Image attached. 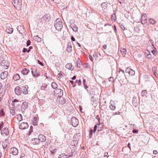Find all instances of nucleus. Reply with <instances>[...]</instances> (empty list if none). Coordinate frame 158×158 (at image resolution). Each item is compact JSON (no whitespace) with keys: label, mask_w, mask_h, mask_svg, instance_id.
I'll return each mask as SVG.
<instances>
[{"label":"nucleus","mask_w":158,"mask_h":158,"mask_svg":"<svg viewBox=\"0 0 158 158\" xmlns=\"http://www.w3.org/2000/svg\"><path fill=\"white\" fill-rule=\"evenodd\" d=\"M54 26L56 29L60 30L63 27V25L60 19H57L55 22Z\"/></svg>","instance_id":"obj_1"},{"label":"nucleus","mask_w":158,"mask_h":158,"mask_svg":"<svg viewBox=\"0 0 158 158\" xmlns=\"http://www.w3.org/2000/svg\"><path fill=\"white\" fill-rule=\"evenodd\" d=\"M13 5L16 9L20 10L22 7V0H13Z\"/></svg>","instance_id":"obj_2"},{"label":"nucleus","mask_w":158,"mask_h":158,"mask_svg":"<svg viewBox=\"0 0 158 158\" xmlns=\"http://www.w3.org/2000/svg\"><path fill=\"white\" fill-rule=\"evenodd\" d=\"M54 95L56 97H58L61 96L63 94V90L60 89H55L54 91Z\"/></svg>","instance_id":"obj_3"},{"label":"nucleus","mask_w":158,"mask_h":158,"mask_svg":"<svg viewBox=\"0 0 158 158\" xmlns=\"http://www.w3.org/2000/svg\"><path fill=\"white\" fill-rule=\"evenodd\" d=\"M71 123L73 126L76 127L78 125L79 122L78 119L76 118L73 117L71 118Z\"/></svg>","instance_id":"obj_4"},{"label":"nucleus","mask_w":158,"mask_h":158,"mask_svg":"<svg viewBox=\"0 0 158 158\" xmlns=\"http://www.w3.org/2000/svg\"><path fill=\"white\" fill-rule=\"evenodd\" d=\"M28 125L26 123L23 122L19 125V128L21 130H24L28 127Z\"/></svg>","instance_id":"obj_5"},{"label":"nucleus","mask_w":158,"mask_h":158,"mask_svg":"<svg viewBox=\"0 0 158 158\" xmlns=\"http://www.w3.org/2000/svg\"><path fill=\"white\" fill-rule=\"evenodd\" d=\"M1 134L3 136L8 135L9 134L8 129L7 128H5L1 131Z\"/></svg>","instance_id":"obj_6"},{"label":"nucleus","mask_w":158,"mask_h":158,"mask_svg":"<svg viewBox=\"0 0 158 158\" xmlns=\"http://www.w3.org/2000/svg\"><path fill=\"white\" fill-rule=\"evenodd\" d=\"M11 153L14 155H16L18 153V150L15 147H13L10 148Z\"/></svg>","instance_id":"obj_7"},{"label":"nucleus","mask_w":158,"mask_h":158,"mask_svg":"<svg viewBox=\"0 0 158 158\" xmlns=\"http://www.w3.org/2000/svg\"><path fill=\"white\" fill-rule=\"evenodd\" d=\"M1 65L2 68L6 69L9 66V64L7 61H3Z\"/></svg>","instance_id":"obj_8"},{"label":"nucleus","mask_w":158,"mask_h":158,"mask_svg":"<svg viewBox=\"0 0 158 158\" xmlns=\"http://www.w3.org/2000/svg\"><path fill=\"white\" fill-rule=\"evenodd\" d=\"M50 152L52 154H55L57 152V149L56 147L51 146L49 148Z\"/></svg>","instance_id":"obj_9"},{"label":"nucleus","mask_w":158,"mask_h":158,"mask_svg":"<svg viewBox=\"0 0 158 158\" xmlns=\"http://www.w3.org/2000/svg\"><path fill=\"white\" fill-rule=\"evenodd\" d=\"M40 141L41 142H44L45 141L46 139L45 137L43 135H39V138H38Z\"/></svg>","instance_id":"obj_10"},{"label":"nucleus","mask_w":158,"mask_h":158,"mask_svg":"<svg viewBox=\"0 0 158 158\" xmlns=\"http://www.w3.org/2000/svg\"><path fill=\"white\" fill-rule=\"evenodd\" d=\"M30 142L33 144H37L39 143V140L38 138H35L32 139L31 141Z\"/></svg>","instance_id":"obj_11"},{"label":"nucleus","mask_w":158,"mask_h":158,"mask_svg":"<svg viewBox=\"0 0 158 158\" xmlns=\"http://www.w3.org/2000/svg\"><path fill=\"white\" fill-rule=\"evenodd\" d=\"M20 87L19 86L16 87L15 89V93L17 95H19L21 94V91Z\"/></svg>","instance_id":"obj_12"},{"label":"nucleus","mask_w":158,"mask_h":158,"mask_svg":"<svg viewBox=\"0 0 158 158\" xmlns=\"http://www.w3.org/2000/svg\"><path fill=\"white\" fill-rule=\"evenodd\" d=\"M58 158H70V156L64 153H61L59 155Z\"/></svg>","instance_id":"obj_13"},{"label":"nucleus","mask_w":158,"mask_h":158,"mask_svg":"<svg viewBox=\"0 0 158 158\" xmlns=\"http://www.w3.org/2000/svg\"><path fill=\"white\" fill-rule=\"evenodd\" d=\"M32 73L33 75L35 77H38L40 75L39 72L36 69H34L32 70Z\"/></svg>","instance_id":"obj_14"},{"label":"nucleus","mask_w":158,"mask_h":158,"mask_svg":"<svg viewBox=\"0 0 158 158\" xmlns=\"http://www.w3.org/2000/svg\"><path fill=\"white\" fill-rule=\"evenodd\" d=\"M29 72V69L27 68H24L21 71L22 73L24 75H27Z\"/></svg>","instance_id":"obj_15"},{"label":"nucleus","mask_w":158,"mask_h":158,"mask_svg":"<svg viewBox=\"0 0 158 158\" xmlns=\"http://www.w3.org/2000/svg\"><path fill=\"white\" fill-rule=\"evenodd\" d=\"M7 74V72L6 71H4L1 74V79H3L5 78L6 77Z\"/></svg>","instance_id":"obj_16"},{"label":"nucleus","mask_w":158,"mask_h":158,"mask_svg":"<svg viewBox=\"0 0 158 158\" xmlns=\"http://www.w3.org/2000/svg\"><path fill=\"white\" fill-rule=\"evenodd\" d=\"M66 51L69 53H70L72 51V47L71 46V43H68Z\"/></svg>","instance_id":"obj_17"},{"label":"nucleus","mask_w":158,"mask_h":158,"mask_svg":"<svg viewBox=\"0 0 158 158\" xmlns=\"http://www.w3.org/2000/svg\"><path fill=\"white\" fill-rule=\"evenodd\" d=\"M38 119V116L36 115L34 117V118L32 120L33 124L35 126H36L37 125V120Z\"/></svg>","instance_id":"obj_18"},{"label":"nucleus","mask_w":158,"mask_h":158,"mask_svg":"<svg viewBox=\"0 0 158 158\" xmlns=\"http://www.w3.org/2000/svg\"><path fill=\"white\" fill-rule=\"evenodd\" d=\"M6 31L8 34H11L13 32V29L12 28L8 27L6 29Z\"/></svg>","instance_id":"obj_19"},{"label":"nucleus","mask_w":158,"mask_h":158,"mask_svg":"<svg viewBox=\"0 0 158 158\" xmlns=\"http://www.w3.org/2000/svg\"><path fill=\"white\" fill-rule=\"evenodd\" d=\"M28 105V103L26 102H25L22 103V108L23 109H25L27 107Z\"/></svg>","instance_id":"obj_20"},{"label":"nucleus","mask_w":158,"mask_h":158,"mask_svg":"<svg viewBox=\"0 0 158 158\" xmlns=\"http://www.w3.org/2000/svg\"><path fill=\"white\" fill-rule=\"evenodd\" d=\"M81 61L80 60L78 59L76 62L75 66L77 68H80L81 66Z\"/></svg>","instance_id":"obj_21"},{"label":"nucleus","mask_w":158,"mask_h":158,"mask_svg":"<svg viewBox=\"0 0 158 158\" xmlns=\"http://www.w3.org/2000/svg\"><path fill=\"white\" fill-rule=\"evenodd\" d=\"M34 40L37 42H40L41 40V39L37 35L33 37Z\"/></svg>","instance_id":"obj_22"},{"label":"nucleus","mask_w":158,"mask_h":158,"mask_svg":"<svg viewBox=\"0 0 158 158\" xmlns=\"http://www.w3.org/2000/svg\"><path fill=\"white\" fill-rule=\"evenodd\" d=\"M20 77L19 74H16L14 75L13 78L14 80L17 81L19 80L20 78Z\"/></svg>","instance_id":"obj_23"},{"label":"nucleus","mask_w":158,"mask_h":158,"mask_svg":"<svg viewBox=\"0 0 158 158\" xmlns=\"http://www.w3.org/2000/svg\"><path fill=\"white\" fill-rule=\"evenodd\" d=\"M121 52L123 56H124L126 53V50L125 48H123L121 50Z\"/></svg>","instance_id":"obj_24"},{"label":"nucleus","mask_w":158,"mask_h":158,"mask_svg":"<svg viewBox=\"0 0 158 158\" xmlns=\"http://www.w3.org/2000/svg\"><path fill=\"white\" fill-rule=\"evenodd\" d=\"M17 118L18 121L19 122L22 121L23 119L22 116L21 114H18L17 115Z\"/></svg>","instance_id":"obj_25"},{"label":"nucleus","mask_w":158,"mask_h":158,"mask_svg":"<svg viewBox=\"0 0 158 158\" xmlns=\"http://www.w3.org/2000/svg\"><path fill=\"white\" fill-rule=\"evenodd\" d=\"M23 93L24 94H27L28 91L27 88L25 87H23Z\"/></svg>","instance_id":"obj_26"},{"label":"nucleus","mask_w":158,"mask_h":158,"mask_svg":"<svg viewBox=\"0 0 158 158\" xmlns=\"http://www.w3.org/2000/svg\"><path fill=\"white\" fill-rule=\"evenodd\" d=\"M51 86L52 88L56 89L57 87V85L56 82H53L52 83Z\"/></svg>","instance_id":"obj_27"},{"label":"nucleus","mask_w":158,"mask_h":158,"mask_svg":"<svg viewBox=\"0 0 158 158\" xmlns=\"http://www.w3.org/2000/svg\"><path fill=\"white\" fill-rule=\"evenodd\" d=\"M65 67L67 69H70L72 67V65L71 63H68L66 64Z\"/></svg>","instance_id":"obj_28"},{"label":"nucleus","mask_w":158,"mask_h":158,"mask_svg":"<svg viewBox=\"0 0 158 158\" xmlns=\"http://www.w3.org/2000/svg\"><path fill=\"white\" fill-rule=\"evenodd\" d=\"M135 71L133 70V69H131L129 74V75H130L131 76H133L135 75Z\"/></svg>","instance_id":"obj_29"},{"label":"nucleus","mask_w":158,"mask_h":158,"mask_svg":"<svg viewBox=\"0 0 158 158\" xmlns=\"http://www.w3.org/2000/svg\"><path fill=\"white\" fill-rule=\"evenodd\" d=\"M149 21L150 23L152 24H154L156 22L155 20L152 19H149Z\"/></svg>","instance_id":"obj_30"},{"label":"nucleus","mask_w":158,"mask_h":158,"mask_svg":"<svg viewBox=\"0 0 158 158\" xmlns=\"http://www.w3.org/2000/svg\"><path fill=\"white\" fill-rule=\"evenodd\" d=\"M141 19L146 20L147 19V15L145 14H143L141 16Z\"/></svg>","instance_id":"obj_31"},{"label":"nucleus","mask_w":158,"mask_h":158,"mask_svg":"<svg viewBox=\"0 0 158 158\" xmlns=\"http://www.w3.org/2000/svg\"><path fill=\"white\" fill-rule=\"evenodd\" d=\"M64 73L61 72H60V73L58 74L57 77L58 78L60 79L63 75Z\"/></svg>","instance_id":"obj_32"},{"label":"nucleus","mask_w":158,"mask_h":158,"mask_svg":"<svg viewBox=\"0 0 158 158\" xmlns=\"http://www.w3.org/2000/svg\"><path fill=\"white\" fill-rule=\"evenodd\" d=\"M75 84H76V85L77 84L78 85H80L81 84V81L80 80H77L75 82Z\"/></svg>","instance_id":"obj_33"},{"label":"nucleus","mask_w":158,"mask_h":158,"mask_svg":"<svg viewBox=\"0 0 158 158\" xmlns=\"http://www.w3.org/2000/svg\"><path fill=\"white\" fill-rule=\"evenodd\" d=\"M110 108L111 110H114L115 109V106L114 105L111 104L110 106Z\"/></svg>","instance_id":"obj_34"},{"label":"nucleus","mask_w":158,"mask_h":158,"mask_svg":"<svg viewBox=\"0 0 158 158\" xmlns=\"http://www.w3.org/2000/svg\"><path fill=\"white\" fill-rule=\"evenodd\" d=\"M152 46H153L154 49V50L152 51V52L154 55H155V54H156V48L154 47V45H152Z\"/></svg>","instance_id":"obj_35"},{"label":"nucleus","mask_w":158,"mask_h":158,"mask_svg":"<svg viewBox=\"0 0 158 158\" xmlns=\"http://www.w3.org/2000/svg\"><path fill=\"white\" fill-rule=\"evenodd\" d=\"M147 93V91L146 90H144L143 91L141 94L143 96H145L146 95Z\"/></svg>","instance_id":"obj_36"},{"label":"nucleus","mask_w":158,"mask_h":158,"mask_svg":"<svg viewBox=\"0 0 158 158\" xmlns=\"http://www.w3.org/2000/svg\"><path fill=\"white\" fill-rule=\"evenodd\" d=\"M107 5V4L105 2H103L101 6L102 8L105 9Z\"/></svg>","instance_id":"obj_37"},{"label":"nucleus","mask_w":158,"mask_h":158,"mask_svg":"<svg viewBox=\"0 0 158 158\" xmlns=\"http://www.w3.org/2000/svg\"><path fill=\"white\" fill-rule=\"evenodd\" d=\"M116 15L114 13L113 14L111 15V19L112 20L115 21L116 19Z\"/></svg>","instance_id":"obj_38"},{"label":"nucleus","mask_w":158,"mask_h":158,"mask_svg":"<svg viewBox=\"0 0 158 158\" xmlns=\"http://www.w3.org/2000/svg\"><path fill=\"white\" fill-rule=\"evenodd\" d=\"M146 57L148 58V59H150L152 58V55L150 53L149 54H147V56H146Z\"/></svg>","instance_id":"obj_39"},{"label":"nucleus","mask_w":158,"mask_h":158,"mask_svg":"<svg viewBox=\"0 0 158 158\" xmlns=\"http://www.w3.org/2000/svg\"><path fill=\"white\" fill-rule=\"evenodd\" d=\"M30 51V50L28 49V50H27V49L26 48H24L23 50V52H29Z\"/></svg>","instance_id":"obj_40"},{"label":"nucleus","mask_w":158,"mask_h":158,"mask_svg":"<svg viewBox=\"0 0 158 158\" xmlns=\"http://www.w3.org/2000/svg\"><path fill=\"white\" fill-rule=\"evenodd\" d=\"M131 69L129 67L127 68L126 70V72L129 74Z\"/></svg>","instance_id":"obj_41"},{"label":"nucleus","mask_w":158,"mask_h":158,"mask_svg":"<svg viewBox=\"0 0 158 158\" xmlns=\"http://www.w3.org/2000/svg\"><path fill=\"white\" fill-rule=\"evenodd\" d=\"M109 81H111V82H113L114 81V78L112 77H110L109 79Z\"/></svg>","instance_id":"obj_42"},{"label":"nucleus","mask_w":158,"mask_h":158,"mask_svg":"<svg viewBox=\"0 0 158 158\" xmlns=\"http://www.w3.org/2000/svg\"><path fill=\"white\" fill-rule=\"evenodd\" d=\"M11 114L13 115H14L15 114V112L14 110H11L10 111Z\"/></svg>","instance_id":"obj_43"},{"label":"nucleus","mask_w":158,"mask_h":158,"mask_svg":"<svg viewBox=\"0 0 158 158\" xmlns=\"http://www.w3.org/2000/svg\"><path fill=\"white\" fill-rule=\"evenodd\" d=\"M138 131L137 130L133 129L132 130V132L134 133H138Z\"/></svg>","instance_id":"obj_44"},{"label":"nucleus","mask_w":158,"mask_h":158,"mask_svg":"<svg viewBox=\"0 0 158 158\" xmlns=\"http://www.w3.org/2000/svg\"><path fill=\"white\" fill-rule=\"evenodd\" d=\"M70 82H71V84L73 85V87L75 86L76 85V84L75 83L74 84H73V81L70 80Z\"/></svg>","instance_id":"obj_45"},{"label":"nucleus","mask_w":158,"mask_h":158,"mask_svg":"<svg viewBox=\"0 0 158 158\" xmlns=\"http://www.w3.org/2000/svg\"><path fill=\"white\" fill-rule=\"evenodd\" d=\"M141 22L142 24H144L146 23V20L141 19Z\"/></svg>","instance_id":"obj_46"},{"label":"nucleus","mask_w":158,"mask_h":158,"mask_svg":"<svg viewBox=\"0 0 158 158\" xmlns=\"http://www.w3.org/2000/svg\"><path fill=\"white\" fill-rule=\"evenodd\" d=\"M4 115V113L3 112V110H1V112L0 113V116H3Z\"/></svg>","instance_id":"obj_47"},{"label":"nucleus","mask_w":158,"mask_h":158,"mask_svg":"<svg viewBox=\"0 0 158 158\" xmlns=\"http://www.w3.org/2000/svg\"><path fill=\"white\" fill-rule=\"evenodd\" d=\"M103 127V124L102 123H100L99 122V128H102ZM101 130L100 128H99V131H101Z\"/></svg>","instance_id":"obj_48"},{"label":"nucleus","mask_w":158,"mask_h":158,"mask_svg":"<svg viewBox=\"0 0 158 158\" xmlns=\"http://www.w3.org/2000/svg\"><path fill=\"white\" fill-rule=\"evenodd\" d=\"M31 44V42L29 40H28V41H27V46H29Z\"/></svg>","instance_id":"obj_49"},{"label":"nucleus","mask_w":158,"mask_h":158,"mask_svg":"<svg viewBox=\"0 0 158 158\" xmlns=\"http://www.w3.org/2000/svg\"><path fill=\"white\" fill-rule=\"evenodd\" d=\"M104 156L108 157L109 156L108 155V152H105L104 154Z\"/></svg>","instance_id":"obj_50"},{"label":"nucleus","mask_w":158,"mask_h":158,"mask_svg":"<svg viewBox=\"0 0 158 158\" xmlns=\"http://www.w3.org/2000/svg\"><path fill=\"white\" fill-rule=\"evenodd\" d=\"M145 52L146 56L147 54H149L150 53V52L148 50H146Z\"/></svg>","instance_id":"obj_51"},{"label":"nucleus","mask_w":158,"mask_h":158,"mask_svg":"<svg viewBox=\"0 0 158 158\" xmlns=\"http://www.w3.org/2000/svg\"><path fill=\"white\" fill-rule=\"evenodd\" d=\"M97 126L96 125L95 126V127H94V133L95 132L96 130L97 129Z\"/></svg>","instance_id":"obj_52"},{"label":"nucleus","mask_w":158,"mask_h":158,"mask_svg":"<svg viewBox=\"0 0 158 158\" xmlns=\"http://www.w3.org/2000/svg\"><path fill=\"white\" fill-rule=\"evenodd\" d=\"M102 47L103 49H106L107 48V45L106 44H104L103 45Z\"/></svg>","instance_id":"obj_53"},{"label":"nucleus","mask_w":158,"mask_h":158,"mask_svg":"<svg viewBox=\"0 0 158 158\" xmlns=\"http://www.w3.org/2000/svg\"><path fill=\"white\" fill-rule=\"evenodd\" d=\"M94 57L95 58V59H96V58L98 57V56H97V55L96 53H94L93 55Z\"/></svg>","instance_id":"obj_54"},{"label":"nucleus","mask_w":158,"mask_h":158,"mask_svg":"<svg viewBox=\"0 0 158 158\" xmlns=\"http://www.w3.org/2000/svg\"><path fill=\"white\" fill-rule=\"evenodd\" d=\"M134 101H135L134 100L133 101V104L134 105H135V106H136L138 105V103H135H135H134Z\"/></svg>","instance_id":"obj_55"},{"label":"nucleus","mask_w":158,"mask_h":158,"mask_svg":"<svg viewBox=\"0 0 158 158\" xmlns=\"http://www.w3.org/2000/svg\"><path fill=\"white\" fill-rule=\"evenodd\" d=\"M71 39L72 41H75V40L74 38L73 37V36H72L71 37Z\"/></svg>","instance_id":"obj_56"},{"label":"nucleus","mask_w":158,"mask_h":158,"mask_svg":"<svg viewBox=\"0 0 158 158\" xmlns=\"http://www.w3.org/2000/svg\"><path fill=\"white\" fill-rule=\"evenodd\" d=\"M89 59L92 61H93V58L92 57V56H91L90 55H89Z\"/></svg>","instance_id":"obj_57"},{"label":"nucleus","mask_w":158,"mask_h":158,"mask_svg":"<svg viewBox=\"0 0 158 158\" xmlns=\"http://www.w3.org/2000/svg\"><path fill=\"white\" fill-rule=\"evenodd\" d=\"M157 151L156 150H154L153 151V153L154 154H156L157 153Z\"/></svg>","instance_id":"obj_58"},{"label":"nucleus","mask_w":158,"mask_h":158,"mask_svg":"<svg viewBox=\"0 0 158 158\" xmlns=\"http://www.w3.org/2000/svg\"><path fill=\"white\" fill-rule=\"evenodd\" d=\"M155 69V67H153L152 68V70H153V72L154 73V74L156 75H155V70H154Z\"/></svg>","instance_id":"obj_59"},{"label":"nucleus","mask_w":158,"mask_h":158,"mask_svg":"<svg viewBox=\"0 0 158 158\" xmlns=\"http://www.w3.org/2000/svg\"><path fill=\"white\" fill-rule=\"evenodd\" d=\"M83 81V84L84 85V87H85V88H86L87 87V86H86V85H85V81L84 80V81Z\"/></svg>","instance_id":"obj_60"},{"label":"nucleus","mask_w":158,"mask_h":158,"mask_svg":"<svg viewBox=\"0 0 158 158\" xmlns=\"http://www.w3.org/2000/svg\"><path fill=\"white\" fill-rule=\"evenodd\" d=\"M18 102V100H17V99H15L13 101V103H15V102Z\"/></svg>","instance_id":"obj_61"},{"label":"nucleus","mask_w":158,"mask_h":158,"mask_svg":"<svg viewBox=\"0 0 158 158\" xmlns=\"http://www.w3.org/2000/svg\"><path fill=\"white\" fill-rule=\"evenodd\" d=\"M92 133H93V130L91 129V130L90 131V132L89 134L90 135H92Z\"/></svg>","instance_id":"obj_62"},{"label":"nucleus","mask_w":158,"mask_h":158,"mask_svg":"<svg viewBox=\"0 0 158 158\" xmlns=\"http://www.w3.org/2000/svg\"><path fill=\"white\" fill-rule=\"evenodd\" d=\"M125 0H118L119 3L121 4L122 3V2H123L125 1Z\"/></svg>","instance_id":"obj_63"},{"label":"nucleus","mask_w":158,"mask_h":158,"mask_svg":"<svg viewBox=\"0 0 158 158\" xmlns=\"http://www.w3.org/2000/svg\"><path fill=\"white\" fill-rule=\"evenodd\" d=\"M76 78V77L75 76H74L72 78V80H75Z\"/></svg>","instance_id":"obj_64"}]
</instances>
